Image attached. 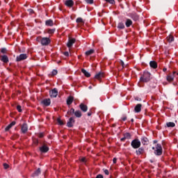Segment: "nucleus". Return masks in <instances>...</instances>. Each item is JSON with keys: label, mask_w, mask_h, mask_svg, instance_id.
Segmentation results:
<instances>
[{"label": "nucleus", "mask_w": 178, "mask_h": 178, "mask_svg": "<svg viewBox=\"0 0 178 178\" xmlns=\"http://www.w3.org/2000/svg\"><path fill=\"white\" fill-rule=\"evenodd\" d=\"M145 152L144 147H138V149L136 150V155H143Z\"/></svg>", "instance_id": "nucleus-20"}, {"label": "nucleus", "mask_w": 178, "mask_h": 178, "mask_svg": "<svg viewBox=\"0 0 178 178\" xmlns=\"http://www.w3.org/2000/svg\"><path fill=\"white\" fill-rule=\"evenodd\" d=\"M55 31H56L55 29H47L48 34H54L55 33Z\"/></svg>", "instance_id": "nucleus-35"}, {"label": "nucleus", "mask_w": 178, "mask_h": 178, "mask_svg": "<svg viewBox=\"0 0 178 178\" xmlns=\"http://www.w3.org/2000/svg\"><path fill=\"white\" fill-rule=\"evenodd\" d=\"M41 44L42 45H49L51 44V40L49 38H43L41 40Z\"/></svg>", "instance_id": "nucleus-7"}, {"label": "nucleus", "mask_w": 178, "mask_h": 178, "mask_svg": "<svg viewBox=\"0 0 178 178\" xmlns=\"http://www.w3.org/2000/svg\"><path fill=\"white\" fill-rule=\"evenodd\" d=\"M27 12L29 13L30 16H33V15H34V13H35L34 10H33L31 8L28 9Z\"/></svg>", "instance_id": "nucleus-34"}, {"label": "nucleus", "mask_w": 178, "mask_h": 178, "mask_svg": "<svg viewBox=\"0 0 178 178\" xmlns=\"http://www.w3.org/2000/svg\"><path fill=\"white\" fill-rule=\"evenodd\" d=\"M33 144H34L35 145H38V143H39L38 139H37V138H33Z\"/></svg>", "instance_id": "nucleus-39"}, {"label": "nucleus", "mask_w": 178, "mask_h": 178, "mask_svg": "<svg viewBox=\"0 0 178 178\" xmlns=\"http://www.w3.org/2000/svg\"><path fill=\"white\" fill-rule=\"evenodd\" d=\"M41 104L44 105V106H49L51 105V99H44L42 102Z\"/></svg>", "instance_id": "nucleus-12"}, {"label": "nucleus", "mask_w": 178, "mask_h": 178, "mask_svg": "<svg viewBox=\"0 0 178 178\" xmlns=\"http://www.w3.org/2000/svg\"><path fill=\"white\" fill-rule=\"evenodd\" d=\"M106 2H108V3H111V5L115 4V0H105Z\"/></svg>", "instance_id": "nucleus-40"}, {"label": "nucleus", "mask_w": 178, "mask_h": 178, "mask_svg": "<svg viewBox=\"0 0 178 178\" xmlns=\"http://www.w3.org/2000/svg\"><path fill=\"white\" fill-rule=\"evenodd\" d=\"M175 126H176V124H175V122H170L166 123L167 127H175Z\"/></svg>", "instance_id": "nucleus-31"}, {"label": "nucleus", "mask_w": 178, "mask_h": 178, "mask_svg": "<svg viewBox=\"0 0 178 178\" xmlns=\"http://www.w3.org/2000/svg\"><path fill=\"white\" fill-rule=\"evenodd\" d=\"M112 127H116V124H113Z\"/></svg>", "instance_id": "nucleus-57"}, {"label": "nucleus", "mask_w": 178, "mask_h": 178, "mask_svg": "<svg viewBox=\"0 0 178 178\" xmlns=\"http://www.w3.org/2000/svg\"><path fill=\"white\" fill-rule=\"evenodd\" d=\"M141 143L143 145H148V144L149 143V140H148V138L145 136H143L140 139Z\"/></svg>", "instance_id": "nucleus-16"}, {"label": "nucleus", "mask_w": 178, "mask_h": 178, "mask_svg": "<svg viewBox=\"0 0 178 178\" xmlns=\"http://www.w3.org/2000/svg\"><path fill=\"white\" fill-rule=\"evenodd\" d=\"M49 94L51 98H56L58 97V89L54 88L53 90L49 91Z\"/></svg>", "instance_id": "nucleus-5"}, {"label": "nucleus", "mask_w": 178, "mask_h": 178, "mask_svg": "<svg viewBox=\"0 0 178 178\" xmlns=\"http://www.w3.org/2000/svg\"><path fill=\"white\" fill-rule=\"evenodd\" d=\"M175 74H176V72H173V74H170L168 76H167V81H169L170 83L173 81L175 80Z\"/></svg>", "instance_id": "nucleus-14"}, {"label": "nucleus", "mask_w": 178, "mask_h": 178, "mask_svg": "<svg viewBox=\"0 0 178 178\" xmlns=\"http://www.w3.org/2000/svg\"><path fill=\"white\" fill-rule=\"evenodd\" d=\"M177 76H178V72L177 73Z\"/></svg>", "instance_id": "nucleus-62"}, {"label": "nucleus", "mask_w": 178, "mask_h": 178, "mask_svg": "<svg viewBox=\"0 0 178 178\" xmlns=\"http://www.w3.org/2000/svg\"><path fill=\"white\" fill-rule=\"evenodd\" d=\"M167 41L168 42H173V41H175V37H173V35H170L167 37Z\"/></svg>", "instance_id": "nucleus-28"}, {"label": "nucleus", "mask_w": 178, "mask_h": 178, "mask_svg": "<svg viewBox=\"0 0 178 178\" xmlns=\"http://www.w3.org/2000/svg\"><path fill=\"white\" fill-rule=\"evenodd\" d=\"M51 74H52V76H56V74H58V70H54Z\"/></svg>", "instance_id": "nucleus-41"}, {"label": "nucleus", "mask_w": 178, "mask_h": 178, "mask_svg": "<svg viewBox=\"0 0 178 178\" xmlns=\"http://www.w3.org/2000/svg\"><path fill=\"white\" fill-rule=\"evenodd\" d=\"M17 110L18 111V112H22V106H20V105H18V106H17Z\"/></svg>", "instance_id": "nucleus-43"}, {"label": "nucleus", "mask_w": 178, "mask_h": 178, "mask_svg": "<svg viewBox=\"0 0 178 178\" xmlns=\"http://www.w3.org/2000/svg\"><path fill=\"white\" fill-rule=\"evenodd\" d=\"M157 141L156 140H154V144L156 143Z\"/></svg>", "instance_id": "nucleus-59"}, {"label": "nucleus", "mask_w": 178, "mask_h": 178, "mask_svg": "<svg viewBox=\"0 0 178 178\" xmlns=\"http://www.w3.org/2000/svg\"><path fill=\"white\" fill-rule=\"evenodd\" d=\"M151 80V73L148 72H144L143 76L140 78V81L142 83H148Z\"/></svg>", "instance_id": "nucleus-1"}, {"label": "nucleus", "mask_w": 178, "mask_h": 178, "mask_svg": "<svg viewBox=\"0 0 178 178\" xmlns=\"http://www.w3.org/2000/svg\"><path fill=\"white\" fill-rule=\"evenodd\" d=\"M122 120L123 122H126V120H127V116L122 117Z\"/></svg>", "instance_id": "nucleus-48"}, {"label": "nucleus", "mask_w": 178, "mask_h": 178, "mask_svg": "<svg viewBox=\"0 0 178 178\" xmlns=\"http://www.w3.org/2000/svg\"><path fill=\"white\" fill-rule=\"evenodd\" d=\"M74 98L72 96H69L67 99V105H72L73 104Z\"/></svg>", "instance_id": "nucleus-25"}, {"label": "nucleus", "mask_w": 178, "mask_h": 178, "mask_svg": "<svg viewBox=\"0 0 178 178\" xmlns=\"http://www.w3.org/2000/svg\"><path fill=\"white\" fill-rule=\"evenodd\" d=\"M27 58V54H22L19 56H17L16 58V62H22V60H25V59Z\"/></svg>", "instance_id": "nucleus-6"}, {"label": "nucleus", "mask_w": 178, "mask_h": 178, "mask_svg": "<svg viewBox=\"0 0 178 178\" xmlns=\"http://www.w3.org/2000/svg\"><path fill=\"white\" fill-rule=\"evenodd\" d=\"M141 108H143V104H138L134 108L136 113H140L141 112Z\"/></svg>", "instance_id": "nucleus-17"}, {"label": "nucleus", "mask_w": 178, "mask_h": 178, "mask_svg": "<svg viewBox=\"0 0 178 178\" xmlns=\"http://www.w3.org/2000/svg\"><path fill=\"white\" fill-rule=\"evenodd\" d=\"M81 72L84 74V76H86V77H91V74H90V72H87V70L82 69Z\"/></svg>", "instance_id": "nucleus-27"}, {"label": "nucleus", "mask_w": 178, "mask_h": 178, "mask_svg": "<svg viewBox=\"0 0 178 178\" xmlns=\"http://www.w3.org/2000/svg\"><path fill=\"white\" fill-rule=\"evenodd\" d=\"M38 137L39 138H42V137H44V133L39 134Z\"/></svg>", "instance_id": "nucleus-47"}, {"label": "nucleus", "mask_w": 178, "mask_h": 178, "mask_svg": "<svg viewBox=\"0 0 178 178\" xmlns=\"http://www.w3.org/2000/svg\"><path fill=\"white\" fill-rule=\"evenodd\" d=\"M89 88H90V89H92V86H89Z\"/></svg>", "instance_id": "nucleus-60"}, {"label": "nucleus", "mask_w": 178, "mask_h": 178, "mask_svg": "<svg viewBox=\"0 0 178 178\" xmlns=\"http://www.w3.org/2000/svg\"><path fill=\"white\" fill-rule=\"evenodd\" d=\"M65 4L66 5V6H68V8H72V6L74 5V2L73 1V0H67Z\"/></svg>", "instance_id": "nucleus-22"}, {"label": "nucleus", "mask_w": 178, "mask_h": 178, "mask_svg": "<svg viewBox=\"0 0 178 178\" xmlns=\"http://www.w3.org/2000/svg\"><path fill=\"white\" fill-rule=\"evenodd\" d=\"M126 140V138H125V137L124 136L123 138H122L121 139H120V141H124Z\"/></svg>", "instance_id": "nucleus-54"}, {"label": "nucleus", "mask_w": 178, "mask_h": 178, "mask_svg": "<svg viewBox=\"0 0 178 178\" xmlns=\"http://www.w3.org/2000/svg\"><path fill=\"white\" fill-rule=\"evenodd\" d=\"M76 23H84V22L83 21V18L81 17H78L76 19Z\"/></svg>", "instance_id": "nucleus-38"}, {"label": "nucleus", "mask_w": 178, "mask_h": 178, "mask_svg": "<svg viewBox=\"0 0 178 178\" xmlns=\"http://www.w3.org/2000/svg\"><path fill=\"white\" fill-rule=\"evenodd\" d=\"M152 149H155V148H154V147H152Z\"/></svg>", "instance_id": "nucleus-61"}, {"label": "nucleus", "mask_w": 178, "mask_h": 178, "mask_svg": "<svg viewBox=\"0 0 178 178\" xmlns=\"http://www.w3.org/2000/svg\"><path fill=\"white\" fill-rule=\"evenodd\" d=\"M41 175V168H38L33 174V177H36L37 176H40Z\"/></svg>", "instance_id": "nucleus-23"}, {"label": "nucleus", "mask_w": 178, "mask_h": 178, "mask_svg": "<svg viewBox=\"0 0 178 178\" xmlns=\"http://www.w3.org/2000/svg\"><path fill=\"white\" fill-rule=\"evenodd\" d=\"M149 66L152 69H156L158 67V63L155 60H152L149 62Z\"/></svg>", "instance_id": "nucleus-19"}, {"label": "nucleus", "mask_w": 178, "mask_h": 178, "mask_svg": "<svg viewBox=\"0 0 178 178\" xmlns=\"http://www.w3.org/2000/svg\"><path fill=\"white\" fill-rule=\"evenodd\" d=\"M75 110L74 108H72L70 110H69L67 112V115H69V116H73L74 115Z\"/></svg>", "instance_id": "nucleus-29"}, {"label": "nucleus", "mask_w": 178, "mask_h": 178, "mask_svg": "<svg viewBox=\"0 0 178 178\" xmlns=\"http://www.w3.org/2000/svg\"><path fill=\"white\" fill-rule=\"evenodd\" d=\"M79 108L81 109V111H82V112H87V111H88V106H87V105L81 103L80 105H79Z\"/></svg>", "instance_id": "nucleus-15"}, {"label": "nucleus", "mask_w": 178, "mask_h": 178, "mask_svg": "<svg viewBox=\"0 0 178 178\" xmlns=\"http://www.w3.org/2000/svg\"><path fill=\"white\" fill-rule=\"evenodd\" d=\"M0 60H1V62H3V63H8L9 58L8 57V56L3 55L1 56Z\"/></svg>", "instance_id": "nucleus-18"}, {"label": "nucleus", "mask_w": 178, "mask_h": 178, "mask_svg": "<svg viewBox=\"0 0 178 178\" xmlns=\"http://www.w3.org/2000/svg\"><path fill=\"white\" fill-rule=\"evenodd\" d=\"M57 122H58V124H60V126H63V124H64L63 121H62V120H60V118H58Z\"/></svg>", "instance_id": "nucleus-36"}, {"label": "nucleus", "mask_w": 178, "mask_h": 178, "mask_svg": "<svg viewBox=\"0 0 178 178\" xmlns=\"http://www.w3.org/2000/svg\"><path fill=\"white\" fill-rule=\"evenodd\" d=\"M125 26L128 28L133 26V21L131 19L126 18Z\"/></svg>", "instance_id": "nucleus-21"}, {"label": "nucleus", "mask_w": 178, "mask_h": 178, "mask_svg": "<svg viewBox=\"0 0 178 178\" xmlns=\"http://www.w3.org/2000/svg\"><path fill=\"white\" fill-rule=\"evenodd\" d=\"M129 17H131L134 22H138V20H140V15L136 13H129Z\"/></svg>", "instance_id": "nucleus-4"}, {"label": "nucleus", "mask_w": 178, "mask_h": 178, "mask_svg": "<svg viewBox=\"0 0 178 178\" xmlns=\"http://www.w3.org/2000/svg\"><path fill=\"white\" fill-rule=\"evenodd\" d=\"M15 124H16V122H15V121H13V122L10 124V125H11V127H13V126H15Z\"/></svg>", "instance_id": "nucleus-49"}, {"label": "nucleus", "mask_w": 178, "mask_h": 178, "mask_svg": "<svg viewBox=\"0 0 178 178\" xmlns=\"http://www.w3.org/2000/svg\"><path fill=\"white\" fill-rule=\"evenodd\" d=\"M81 161H82V162H86V158L81 159Z\"/></svg>", "instance_id": "nucleus-55"}, {"label": "nucleus", "mask_w": 178, "mask_h": 178, "mask_svg": "<svg viewBox=\"0 0 178 178\" xmlns=\"http://www.w3.org/2000/svg\"><path fill=\"white\" fill-rule=\"evenodd\" d=\"M63 55H65V56H69V52L68 51H65L63 53Z\"/></svg>", "instance_id": "nucleus-50"}, {"label": "nucleus", "mask_w": 178, "mask_h": 178, "mask_svg": "<svg viewBox=\"0 0 178 178\" xmlns=\"http://www.w3.org/2000/svg\"><path fill=\"white\" fill-rule=\"evenodd\" d=\"M7 51H8V50L6 49V48H2V49H1V54H6Z\"/></svg>", "instance_id": "nucleus-42"}, {"label": "nucleus", "mask_w": 178, "mask_h": 178, "mask_svg": "<svg viewBox=\"0 0 178 178\" xmlns=\"http://www.w3.org/2000/svg\"><path fill=\"white\" fill-rule=\"evenodd\" d=\"M29 130V127L26 123H24L21 127V131L23 133V134H26L27 133V131Z\"/></svg>", "instance_id": "nucleus-11"}, {"label": "nucleus", "mask_w": 178, "mask_h": 178, "mask_svg": "<svg viewBox=\"0 0 178 178\" xmlns=\"http://www.w3.org/2000/svg\"><path fill=\"white\" fill-rule=\"evenodd\" d=\"M103 172L104 173H105V175H106L107 176L109 175V170H106V169H103Z\"/></svg>", "instance_id": "nucleus-44"}, {"label": "nucleus", "mask_w": 178, "mask_h": 178, "mask_svg": "<svg viewBox=\"0 0 178 178\" xmlns=\"http://www.w3.org/2000/svg\"><path fill=\"white\" fill-rule=\"evenodd\" d=\"M76 120H74V118L71 117L70 118L68 122H67V127H73V125L74 124Z\"/></svg>", "instance_id": "nucleus-9"}, {"label": "nucleus", "mask_w": 178, "mask_h": 178, "mask_svg": "<svg viewBox=\"0 0 178 178\" xmlns=\"http://www.w3.org/2000/svg\"><path fill=\"white\" fill-rule=\"evenodd\" d=\"M3 168L4 169H9V164L3 163Z\"/></svg>", "instance_id": "nucleus-46"}, {"label": "nucleus", "mask_w": 178, "mask_h": 178, "mask_svg": "<svg viewBox=\"0 0 178 178\" xmlns=\"http://www.w3.org/2000/svg\"><path fill=\"white\" fill-rule=\"evenodd\" d=\"M40 152L42 154H45L49 151V147L47 146V145H43L42 147L39 148Z\"/></svg>", "instance_id": "nucleus-8"}, {"label": "nucleus", "mask_w": 178, "mask_h": 178, "mask_svg": "<svg viewBox=\"0 0 178 178\" xmlns=\"http://www.w3.org/2000/svg\"><path fill=\"white\" fill-rule=\"evenodd\" d=\"M117 161H118V159L114 158V159H113V163H116Z\"/></svg>", "instance_id": "nucleus-51"}, {"label": "nucleus", "mask_w": 178, "mask_h": 178, "mask_svg": "<svg viewBox=\"0 0 178 178\" xmlns=\"http://www.w3.org/2000/svg\"><path fill=\"white\" fill-rule=\"evenodd\" d=\"M74 42H76V39H74V38L69 39L68 42L67 43V47L68 48H72V47H73V44H74Z\"/></svg>", "instance_id": "nucleus-13"}, {"label": "nucleus", "mask_w": 178, "mask_h": 178, "mask_svg": "<svg viewBox=\"0 0 178 178\" xmlns=\"http://www.w3.org/2000/svg\"><path fill=\"white\" fill-rule=\"evenodd\" d=\"M124 137H125V138L127 140H130L131 138V135L130 133H125L124 134Z\"/></svg>", "instance_id": "nucleus-32"}, {"label": "nucleus", "mask_w": 178, "mask_h": 178, "mask_svg": "<svg viewBox=\"0 0 178 178\" xmlns=\"http://www.w3.org/2000/svg\"><path fill=\"white\" fill-rule=\"evenodd\" d=\"M105 77V74L102 72H98L95 75V79L97 80H101V79H104Z\"/></svg>", "instance_id": "nucleus-10"}, {"label": "nucleus", "mask_w": 178, "mask_h": 178, "mask_svg": "<svg viewBox=\"0 0 178 178\" xmlns=\"http://www.w3.org/2000/svg\"><path fill=\"white\" fill-rule=\"evenodd\" d=\"M163 152V150L162 149V145L158 143L156 145V151H154L155 155H156L157 156H161Z\"/></svg>", "instance_id": "nucleus-3"}, {"label": "nucleus", "mask_w": 178, "mask_h": 178, "mask_svg": "<svg viewBox=\"0 0 178 178\" xmlns=\"http://www.w3.org/2000/svg\"><path fill=\"white\" fill-rule=\"evenodd\" d=\"M93 53H94V49H90L86 52V55L87 56H90V55H92Z\"/></svg>", "instance_id": "nucleus-33"}, {"label": "nucleus", "mask_w": 178, "mask_h": 178, "mask_svg": "<svg viewBox=\"0 0 178 178\" xmlns=\"http://www.w3.org/2000/svg\"><path fill=\"white\" fill-rule=\"evenodd\" d=\"M86 2L92 5V3H94V0H86Z\"/></svg>", "instance_id": "nucleus-45"}, {"label": "nucleus", "mask_w": 178, "mask_h": 178, "mask_svg": "<svg viewBox=\"0 0 178 178\" xmlns=\"http://www.w3.org/2000/svg\"><path fill=\"white\" fill-rule=\"evenodd\" d=\"M74 115L75 116V118H81V116H83V114H81V111H80V110L76 111L74 113Z\"/></svg>", "instance_id": "nucleus-26"}, {"label": "nucleus", "mask_w": 178, "mask_h": 178, "mask_svg": "<svg viewBox=\"0 0 178 178\" xmlns=\"http://www.w3.org/2000/svg\"><path fill=\"white\" fill-rule=\"evenodd\" d=\"M131 146L134 149H137V148H140V147H141V142L140 140L136 138L131 141Z\"/></svg>", "instance_id": "nucleus-2"}, {"label": "nucleus", "mask_w": 178, "mask_h": 178, "mask_svg": "<svg viewBox=\"0 0 178 178\" xmlns=\"http://www.w3.org/2000/svg\"><path fill=\"white\" fill-rule=\"evenodd\" d=\"M12 125L10 124H9L5 129L6 131H9V130H10V129H12Z\"/></svg>", "instance_id": "nucleus-37"}, {"label": "nucleus", "mask_w": 178, "mask_h": 178, "mask_svg": "<svg viewBox=\"0 0 178 178\" xmlns=\"http://www.w3.org/2000/svg\"><path fill=\"white\" fill-rule=\"evenodd\" d=\"M118 29H120V30H123V29H124V24H123V22L118 23Z\"/></svg>", "instance_id": "nucleus-30"}, {"label": "nucleus", "mask_w": 178, "mask_h": 178, "mask_svg": "<svg viewBox=\"0 0 178 178\" xmlns=\"http://www.w3.org/2000/svg\"><path fill=\"white\" fill-rule=\"evenodd\" d=\"M131 122L133 123V122H134V119L132 118V119L131 120Z\"/></svg>", "instance_id": "nucleus-58"}, {"label": "nucleus", "mask_w": 178, "mask_h": 178, "mask_svg": "<svg viewBox=\"0 0 178 178\" xmlns=\"http://www.w3.org/2000/svg\"><path fill=\"white\" fill-rule=\"evenodd\" d=\"M121 65L122 66V67H124V62H123L122 60H121Z\"/></svg>", "instance_id": "nucleus-53"}, {"label": "nucleus", "mask_w": 178, "mask_h": 178, "mask_svg": "<svg viewBox=\"0 0 178 178\" xmlns=\"http://www.w3.org/2000/svg\"><path fill=\"white\" fill-rule=\"evenodd\" d=\"M166 70H168V69H167L166 67H164V68L163 69V72H166Z\"/></svg>", "instance_id": "nucleus-56"}, {"label": "nucleus", "mask_w": 178, "mask_h": 178, "mask_svg": "<svg viewBox=\"0 0 178 178\" xmlns=\"http://www.w3.org/2000/svg\"><path fill=\"white\" fill-rule=\"evenodd\" d=\"M45 25L49 27H52L54 26V20L52 19H47L45 21Z\"/></svg>", "instance_id": "nucleus-24"}, {"label": "nucleus", "mask_w": 178, "mask_h": 178, "mask_svg": "<svg viewBox=\"0 0 178 178\" xmlns=\"http://www.w3.org/2000/svg\"><path fill=\"white\" fill-rule=\"evenodd\" d=\"M91 115H92V111H89L88 113V116H91Z\"/></svg>", "instance_id": "nucleus-52"}]
</instances>
